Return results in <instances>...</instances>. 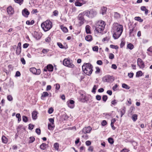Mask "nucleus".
<instances>
[{
    "mask_svg": "<svg viewBox=\"0 0 152 152\" xmlns=\"http://www.w3.org/2000/svg\"><path fill=\"white\" fill-rule=\"evenodd\" d=\"M7 12L9 15H12L14 13V10L13 8L11 6L8 7L7 9Z\"/></svg>",
    "mask_w": 152,
    "mask_h": 152,
    "instance_id": "ddd939ff",
    "label": "nucleus"
},
{
    "mask_svg": "<svg viewBox=\"0 0 152 152\" xmlns=\"http://www.w3.org/2000/svg\"><path fill=\"white\" fill-rule=\"evenodd\" d=\"M135 20L139 21L140 22H142L143 21V20L140 17H136L134 18Z\"/></svg>",
    "mask_w": 152,
    "mask_h": 152,
    "instance_id": "2f4dec72",
    "label": "nucleus"
},
{
    "mask_svg": "<svg viewBox=\"0 0 152 152\" xmlns=\"http://www.w3.org/2000/svg\"><path fill=\"white\" fill-rule=\"evenodd\" d=\"M134 48V45L131 43H129L127 45V48L130 50H132Z\"/></svg>",
    "mask_w": 152,
    "mask_h": 152,
    "instance_id": "5701e85b",
    "label": "nucleus"
},
{
    "mask_svg": "<svg viewBox=\"0 0 152 152\" xmlns=\"http://www.w3.org/2000/svg\"><path fill=\"white\" fill-rule=\"evenodd\" d=\"M113 37L114 39L118 38L121 35L123 31V26L117 23L114 25L113 27Z\"/></svg>",
    "mask_w": 152,
    "mask_h": 152,
    "instance_id": "f257e3e1",
    "label": "nucleus"
},
{
    "mask_svg": "<svg viewBox=\"0 0 152 152\" xmlns=\"http://www.w3.org/2000/svg\"><path fill=\"white\" fill-rule=\"evenodd\" d=\"M141 10L142 11H145V14L147 15L148 13V10L146 9V7L144 6H142L140 7Z\"/></svg>",
    "mask_w": 152,
    "mask_h": 152,
    "instance_id": "6ab92c4d",
    "label": "nucleus"
},
{
    "mask_svg": "<svg viewBox=\"0 0 152 152\" xmlns=\"http://www.w3.org/2000/svg\"><path fill=\"white\" fill-rule=\"evenodd\" d=\"M107 99V96L106 95H104L102 97V99L105 102Z\"/></svg>",
    "mask_w": 152,
    "mask_h": 152,
    "instance_id": "a19ab883",
    "label": "nucleus"
},
{
    "mask_svg": "<svg viewBox=\"0 0 152 152\" xmlns=\"http://www.w3.org/2000/svg\"><path fill=\"white\" fill-rule=\"evenodd\" d=\"M7 99L9 101H11L12 100L13 98L11 95H9L7 96Z\"/></svg>",
    "mask_w": 152,
    "mask_h": 152,
    "instance_id": "8fccbe9b",
    "label": "nucleus"
},
{
    "mask_svg": "<svg viewBox=\"0 0 152 152\" xmlns=\"http://www.w3.org/2000/svg\"><path fill=\"white\" fill-rule=\"evenodd\" d=\"M75 102L73 100H71L69 102H67L68 106L71 108H73L74 107Z\"/></svg>",
    "mask_w": 152,
    "mask_h": 152,
    "instance_id": "2eb2a0df",
    "label": "nucleus"
},
{
    "mask_svg": "<svg viewBox=\"0 0 152 152\" xmlns=\"http://www.w3.org/2000/svg\"><path fill=\"white\" fill-rule=\"evenodd\" d=\"M111 68L112 69H115L117 68V66L115 64H112L111 66Z\"/></svg>",
    "mask_w": 152,
    "mask_h": 152,
    "instance_id": "774afa93",
    "label": "nucleus"
},
{
    "mask_svg": "<svg viewBox=\"0 0 152 152\" xmlns=\"http://www.w3.org/2000/svg\"><path fill=\"white\" fill-rule=\"evenodd\" d=\"M97 64L99 65H102V62L101 60H98L96 62Z\"/></svg>",
    "mask_w": 152,
    "mask_h": 152,
    "instance_id": "338daca9",
    "label": "nucleus"
},
{
    "mask_svg": "<svg viewBox=\"0 0 152 152\" xmlns=\"http://www.w3.org/2000/svg\"><path fill=\"white\" fill-rule=\"evenodd\" d=\"M134 74L133 73H129L128 74V76L129 78H131L133 77Z\"/></svg>",
    "mask_w": 152,
    "mask_h": 152,
    "instance_id": "e2e57ef3",
    "label": "nucleus"
},
{
    "mask_svg": "<svg viewBox=\"0 0 152 152\" xmlns=\"http://www.w3.org/2000/svg\"><path fill=\"white\" fill-rule=\"evenodd\" d=\"M46 147V144L45 143H42L40 146V149L42 150H45Z\"/></svg>",
    "mask_w": 152,
    "mask_h": 152,
    "instance_id": "c85d7f7f",
    "label": "nucleus"
},
{
    "mask_svg": "<svg viewBox=\"0 0 152 152\" xmlns=\"http://www.w3.org/2000/svg\"><path fill=\"white\" fill-rule=\"evenodd\" d=\"M105 26V23L104 21L99 20L96 24V30L98 33H100L104 30Z\"/></svg>",
    "mask_w": 152,
    "mask_h": 152,
    "instance_id": "7ed1b4c3",
    "label": "nucleus"
},
{
    "mask_svg": "<svg viewBox=\"0 0 152 152\" xmlns=\"http://www.w3.org/2000/svg\"><path fill=\"white\" fill-rule=\"evenodd\" d=\"M29 44L28 43H25L23 45V48H27L29 46Z\"/></svg>",
    "mask_w": 152,
    "mask_h": 152,
    "instance_id": "bf43d9fd",
    "label": "nucleus"
},
{
    "mask_svg": "<svg viewBox=\"0 0 152 152\" xmlns=\"http://www.w3.org/2000/svg\"><path fill=\"white\" fill-rule=\"evenodd\" d=\"M61 29L65 33H66L68 31L67 28L65 27H61Z\"/></svg>",
    "mask_w": 152,
    "mask_h": 152,
    "instance_id": "e433bc0d",
    "label": "nucleus"
},
{
    "mask_svg": "<svg viewBox=\"0 0 152 152\" xmlns=\"http://www.w3.org/2000/svg\"><path fill=\"white\" fill-rule=\"evenodd\" d=\"M103 80L104 82H110L113 81L114 79L112 76L107 75L103 78Z\"/></svg>",
    "mask_w": 152,
    "mask_h": 152,
    "instance_id": "6e6552de",
    "label": "nucleus"
},
{
    "mask_svg": "<svg viewBox=\"0 0 152 152\" xmlns=\"http://www.w3.org/2000/svg\"><path fill=\"white\" fill-rule=\"evenodd\" d=\"M49 96L48 93L46 92H44L42 95L41 98L42 99H43V97H45L47 96Z\"/></svg>",
    "mask_w": 152,
    "mask_h": 152,
    "instance_id": "393cba45",
    "label": "nucleus"
},
{
    "mask_svg": "<svg viewBox=\"0 0 152 152\" xmlns=\"http://www.w3.org/2000/svg\"><path fill=\"white\" fill-rule=\"evenodd\" d=\"M45 40L46 42H49L51 41V39L50 37H48L45 39Z\"/></svg>",
    "mask_w": 152,
    "mask_h": 152,
    "instance_id": "69168bd1",
    "label": "nucleus"
},
{
    "mask_svg": "<svg viewBox=\"0 0 152 152\" xmlns=\"http://www.w3.org/2000/svg\"><path fill=\"white\" fill-rule=\"evenodd\" d=\"M55 126L54 124H49L48 125V129L51 130H52L53 129Z\"/></svg>",
    "mask_w": 152,
    "mask_h": 152,
    "instance_id": "aec40b11",
    "label": "nucleus"
},
{
    "mask_svg": "<svg viewBox=\"0 0 152 152\" xmlns=\"http://www.w3.org/2000/svg\"><path fill=\"white\" fill-rule=\"evenodd\" d=\"M142 75V72L141 71H138L136 75V77H139L141 76Z\"/></svg>",
    "mask_w": 152,
    "mask_h": 152,
    "instance_id": "c9c22d12",
    "label": "nucleus"
},
{
    "mask_svg": "<svg viewBox=\"0 0 152 152\" xmlns=\"http://www.w3.org/2000/svg\"><path fill=\"white\" fill-rule=\"evenodd\" d=\"M114 55L112 53H110L109 54V58L110 59H112L114 58Z\"/></svg>",
    "mask_w": 152,
    "mask_h": 152,
    "instance_id": "603ef678",
    "label": "nucleus"
},
{
    "mask_svg": "<svg viewBox=\"0 0 152 152\" xmlns=\"http://www.w3.org/2000/svg\"><path fill=\"white\" fill-rule=\"evenodd\" d=\"M53 109L52 107H50L49 109V110L48 111V113L49 114H50L53 112Z\"/></svg>",
    "mask_w": 152,
    "mask_h": 152,
    "instance_id": "09e8293b",
    "label": "nucleus"
},
{
    "mask_svg": "<svg viewBox=\"0 0 152 152\" xmlns=\"http://www.w3.org/2000/svg\"><path fill=\"white\" fill-rule=\"evenodd\" d=\"M101 124L102 126H105L107 124V122L105 120H103L102 121Z\"/></svg>",
    "mask_w": 152,
    "mask_h": 152,
    "instance_id": "6e6d98bb",
    "label": "nucleus"
},
{
    "mask_svg": "<svg viewBox=\"0 0 152 152\" xmlns=\"http://www.w3.org/2000/svg\"><path fill=\"white\" fill-rule=\"evenodd\" d=\"M34 126L31 124H30L28 126V129L30 130H32L33 129Z\"/></svg>",
    "mask_w": 152,
    "mask_h": 152,
    "instance_id": "13d9d810",
    "label": "nucleus"
},
{
    "mask_svg": "<svg viewBox=\"0 0 152 152\" xmlns=\"http://www.w3.org/2000/svg\"><path fill=\"white\" fill-rule=\"evenodd\" d=\"M108 141L111 144H113L114 142L113 139L112 138H109L108 139Z\"/></svg>",
    "mask_w": 152,
    "mask_h": 152,
    "instance_id": "ea45409f",
    "label": "nucleus"
},
{
    "mask_svg": "<svg viewBox=\"0 0 152 152\" xmlns=\"http://www.w3.org/2000/svg\"><path fill=\"white\" fill-rule=\"evenodd\" d=\"M129 150L126 148H124L122 150L121 152H129Z\"/></svg>",
    "mask_w": 152,
    "mask_h": 152,
    "instance_id": "4d7b16f0",
    "label": "nucleus"
},
{
    "mask_svg": "<svg viewBox=\"0 0 152 152\" xmlns=\"http://www.w3.org/2000/svg\"><path fill=\"white\" fill-rule=\"evenodd\" d=\"M80 100L81 102H85L87 101V100L86 96L83 94H81Z\"/></svg>",
    "mask_w": 152,
    "mask_h": 152,
    "instance_id": "dca6fc26",
    "label": "nucleus"
},
{
    "mask_svg": "<svg viewBox=\"0 0 152 152\" xmlns=\"http://www.w3.org/2000/svg\"><path fill=\"white\" fill-rule=\"evenodd\" d=\"M22 14L23 16L26 17H27L29 14V12L27 9L25 8L22 10Z\"/></svg>",
    "mask_w": 152,
    "mask_h": 152,
    "instance_id": "4468645a",
    "label": "nucleus"
},
{
    "mask_svg": "<svg viewBox=\"0 0 152 152\" xmlns=\"http://www.w3.org/2000/svg\"><path fill=\"white\" fill-rule=\"evenodd\" d=\"M41 27L45 31H47L52 28V24L50 20H47L42 23L41 25Z\"/></svg>",
    "mask_w": 152,
    "mask_h": 152,
    "instance_id": "20e7f679",
    "label": "nucleus"
},
{
    "mask_svg": "<svg viewBox=\"0 0 152 152\" xmlns=\"http://www.w3.org/2000/svg\"><path fill=\"white\" fill-rule=\"evenodd\" d=\"M30 140H29V142L30 143H32L35 140V138L32 137H30L29 138Z\"/></svg>",
    "mask_w": 152,
    "mask_h": 152,
    "instance_id": "de8ad7c7",
    "label": "nucleus"
},
{
    "mask_svg": "<svg viewBox=\"0 0 152 152\" xmlns=\"http://www.w3.org/2000/svg\"><path fill=\"white\" fill-rule=\"evenodd\" d=\"M54 148L56 150L58 151L59 148V144L57 142L55 143L54 145Z\"/></svg>",
    "mask_w": 152,
    "mask_h": 152,
    "instance_id": "473e14b6",
    "label": "nucleus"
},
{
    "mask_svg": "<svg viewBox=\"0 0 152 152\" xmlns=\"http://www.w3.org/2000/svg\"><path fill=\"white\" fill-rule=\"evenodd\" d=\"M93 66L90 63H85L82 66V69L86 75L89 76L93 71Z\"/></svg>",
    "mask_w": 152,
    "mask_h": 152,
    "instance_id": "f03ea898",
    "label": "nucleus"
},
{
    "mask_svg": "<svg viewBox=\"0 0 152 152\" xmlns=\"http://www.w3.org/2000/svg\"><path fill=\"white\" fill-rule=\"evenodd\" d=\"M96 99L98 100L99 101L101 99V96L99 95H97L96 96Z\"/></svg>",
    "mask_w": 152,
    "mask_h": 152,
    "instance_id": "0e129e2a",
    "label": "nucleus"
},
{
    "mask_svg": "<svg viewBox=\"0 0 152 152\" xmlns=\"http://www.w3.org/2000/svg\"><path fill=\"white\" fill-rule=\"evenodd\" d=\"M98 86L96 85H94L93 88L92 92L93 93H95L96 92V90L98 88Z\"/></svg>",
    "mask_w": 152,
    "mask_h": 152,
    "instance_id": "f704fd0d",
    "label": "nucleus"
},
{
    "mask_svg": "<svg viewBox=\"0 0 152 152\" xmlns=\"http://www.w3.org/2000/svg\"><path fill=\"white\" fill-rule=\"evenodd\" d=\"M1 139L2 142L6 144L7 142V139L5 136H3Z\"/></svg>",
    "mask_w": 152,
    "mask_h": 152,
    "instance_id": "b1692460",
    "label": "nucleus"
},
{
    "mask_svg": "<svg viewBox=\"0 0 152 152\" xmlns=\"http://www.w3.org/2000/svg\"><path fill=\"white\" fill-rule=\"evenodd\" d=\"M17 3L19 4L20 5L22 4L23 1V0H14Z\"/></svg>",
    "mask_w": 152,
    "mask_h": 152,
    "instance_id": "4c0bfd02",
    "label": "nucleus"
},
{
    "mask_svg": "<svg viewBox=\"0 0 152 152\" xmlns=\"http://www.w3.org/2000/svg\"><path fill=\"white\" fill-rule=\"evenodd\" d=\"M92 129V128L90 126H88L84 127L82 130L84 134L89 133Z\"/></svg>",
    "mask_w": 152,
    "mask_h": 152,
    "instance_id": "f8f14e48",
    "label": "nucleus"
},
{
    "mask_svg": "<svg viewBox=\"0 0 152 152\" xmlns=\"http://www.w3.org/2000/svg\"><path fill=\"white\" fill-rule=\"evenodd\" d=\"M107 8L104 7H103L101 8V11L102 14V15H103L105 14L107 11Z\"/></svg>",
    "mask_w": 152,
    "mask_h": 152,
    "instance_id": "412c9836",
    "label": "nucleus"
},
{
    "mask_svg": "<svg viewBox=\"0 0 152 152\" xmlns=\"http://www.w3.org/2000/svg\"><path fill=\"white\" fill-rule=\"evenodd\" d=\"M110 47L112 48L115 49H118V47L117 45H110Z\"/></svg>",
    "mask_w": 152,
    "mask_h": 152,
    "instance_id": "58836bf2",
    "label": "nucleus"
},
{
    "mask_svg": "<svg viewBox=\"0 0 152 152\" xmlns=\"http://www.w3.org/2000/svg\"><path fill=\"white\" fill-rule=\"evenodd\" d=\"M122 88H125L126 89H129L130 88V87L127 84L125 83H123L122 84Z\"/></svg>",
    "mask_w": 152,
    "mask_h": 152,
    "instance_id": "c756f323",
    "label": "nucleus"
},
{
    "mask_svg": "<svg viewBox=\"0 0 152 152\" xmlns=\"http://www.w3.org/2000/svg\"><path fill=\"white\" fill-rule=\"evenodd\" d=\"M30 71L33 74L36 75H40L41 73V71L40 69H37L34 67H32L30 69Z\"/></svg>",
    "mask_w": 152,
    "mask_h": 152,
    "instance_id": "0eeeda50",
    "label": "nucleus"
},
{
    "mask_svg": "<svg viewBox=\"0 0 152 152\" xmlns=\"http://www.w3.org/2000/svg\"><path fill=\"white\" fill-rule=\"evenodd\" d=\"M38 113L36 111H34L32 113V118L33 119L36 120L37 118Z\"/></svg>",
    "mask_w": 152,
    "mask_h": 152,
    "instance_id": "f3484780",
    "label": "nucleus"
},
{
    "mask_svg": "<svg viewBox=\"0 0 152 152\" xmlns=\"http://www.w3.org/2000/svg\"><path fill=\"white\" fill-rule=\"evenodd\" d=\"M114 17L116 19L119 18H120V14L117 12H115L114 13Z\"/></svg>",
    "mask_w": 152,
    "mask_h": 152,
    "instance_id": "cd10ccee",
    "label": "nucleus"
},
{
    "mask_svg": "<svg viewBox=\"0 0 152 152\" xmlns=\"http://www.w3.org/2000/svg\"><path fill=\"white\" fill-rule=\"evenodd\" d=\"M96 70L95 71V73L96 74H98L100 72V69L98 67H96Z\"/></svg>",
    "mask_w": 152,
    "mask_h": 152,
    "instance_id": "052dcab7",
    "label": "nucleus"
},
{
    "mask_svg": "<svg viewBox=\"0 0 152 152\" xmlns=\"http://www.w3.org/2000/svg\"><path fill=\"white\" fill-rule=\"evenodd\" d=\"M20 61L24 65L26 64V61L23 58H20Z\"/></svg>",
    "mask_w": 152,
    "mask_h": 152,
    "instance_id": "864d4df0",
    "label": "nucleus"
},
{
    "mask_svg": "<svg viewBox=\"0 0 152 152\" xmlns=\"http://www.w3.org/2000/svg\"><path fill=\"white\" fill-rule=\"evenodd\" d=\"M85 39L88 41H90L92 40V37L91 35H88L85 37Z\"/></svg>",
    "mask_w": 152,
    "mask_h": 152,
    "instance_id": "4be33fe9",
    "label": "nucleus"
},
{
    "mask_svg": "<svg viewBox=\"0 0 152 152\" xmlns=\"http://www.w3.org/2000/svg\"><path fill=\"white\" fill-rule=\"evenodd\" d=\"M63 64L64 65L66 66L73 68L74 67V65L72 64L71 61L68 59H65L63 61Z\"/></svg>",
    "mask_w": 152,
    "mask_h": 152,
    "instance_id": "423d86ee",
    "label": "nucleus"
},
{
    "mask_svg": "<svg viewBox=\"0 0 152 152\" xmlns=\"http://www.w3.org/2000/svg\"><path fill=\"white\" fill-rule=\"evenodd\" d=\"M92 49L94 51L98 52V47L97 46H95L93 47Z\"/></svg>",
    "mask_w": 152,
    "mask_h": 152,
    "instance_id": "49530a36",
    "label": "nucleus"
},
{
    "mask_svg": "<svg viewBox=\"0 0 152 152\" xmlns=\"http://www.w3.org/2000/svg\"><path fill=\"white\" fill-rule=\"evenodd\" d=\"M21 49L20 48H17L16 50V53L17 55H19L21 52Z\"/></svg>",
    "mask_w": 152,
    "mask_h": 152,
    "instance_id": "7c9ffc66",
    "label": "nucleus"
},
{
    "mask_svg": "<svg viewBox=\"0 0 152 152\" xmlns=\"http://www.w3.org/2000/svg\"><path fill=\"white\" fill-rule=\"evenodd\" d=\"M57 45L59 46V47L61 48H64V47L63 45L60 42H58L57 43Z\"/></svg>",
    "mask_w": 152,
    "mask_h": 152,
    "instance_id": "a18cd8bd",
    "label": "nucleus"
},
{
    "mask_svg": "<svg viewBox=\"0 0 152 152\" xmlns=\"http://www.w3.org/2000/svg\"><path fill=\"white\" fill-rule=\"evenodd\" d=\"M23 120V121L25 122H26L28 121V118L27 117L25 116H23L22 117Z\"/></svg>",
    "mask_w": 152,
    "mask_h": 152,
    "instance_id": "37998d69",
    "label": "nucleus"
},
{
    "mask_svg": "<svg viewBox=\"0 0 152 152\" xmlns=\"http://www.w3.org/2000/svg\"><path fill=\"white\" fill-rule=\"evenodd\" d=\"M120 113H121V117H122L123 115L125 113V110L124 109H121L120 110Z\"/></svg>",
    "mask_w": 152,
    "mask_h": 152,
    "instance_id": "72a5a7b5",
    "label": "nucleus"
},
{
    "mask_svg": "<svg viewBox=\"0 0 152 152\" xmlns=\"http://www.w3.org/2000/svg\"><path fill=\"white\" fill-rule=\"evenodd\" d=\"M90 28V27L88 25H87L86 27V32L87 34H90L91 33Z\"/></svg>",
    "mask_w": 152,
    "mask_h": 152,
    "instance_id": "a878e982",
    "label": "nucleus"
},
{
    "mask_svg": "<svg viewBox=\"0 0 152 152\" xmlns=\"http://www.w3.org/2000/svg\"><path fill=\"white\" fill-rule=\"evenodd\" d=\"M47 69L50 72H52L53 70V67L51 64H49L47 66Z\"/></svg>",
    "mask_w": 152,
    "mask_h": 152,
    "instance_id": "a211bd4d",
    "label": "nucleus"
},
{
    "mask_svg": "<svg viewBox=\"0 0 152 152\" xmlns=\"http://www.w3.org/2000/svg\"><path fill=\"white\" fill-rule=\"evenodd\" d=\"M36 133L38 135H39L41 133L40 129L38 128H37L36 129Z\"/></svg>",
    "mask_w": 152,
    "mask_h": 152,
    "instance_id": "3c124183",
    "label": "nucleus"
},
{
    "mask_svg": "<svg viewBox=\"0 0 152 152\" xmlns=\"http://www.w3.org/2000/svg\"><path fill=\"white\" fill-rule=\"evenodd\" d=\"M86 3V1L85 0H77L75 5L77 6H81Z\"/></svg>",
    "mask_w": 152,
    "mask_h": 152,
    "instance_id": "9b49d317",
    "label": "nucleus"
},
{
    "mask_svg": "<svg viewBox=\"0 0 152 152\" xmlns=\"http://www.w3.org/2000/svg\"><path fill=\"white\" fill-rule=\"evenodd\" d=\"M54 86H55V88L57 90H59L60 88V85L58 83H56L54 85Z\"/></svg>",
    "mask_w": 152,
    "mask_h": 152,
    "instance_id": "79ce46f5",
    "label": "nucleus"
},
{
    "mask_svg": "<svg viewBox=\"0 0 152 152\" xmlns=\"http://www.w3.org/2000/svg\"><path fill=\"white\" fill-rule=\"evenodd\" d=\"M109 38L107 37H106L103 39L102 41L104 42H108L109 40Z\"/></svg>",
    "mask_w": 152,
    "mask_h": 152,
    "instance_id": "680f3d73",
    "label": "nucleus"
},
{
    "mask_svg": "<svg viewBox=\"0 0 152 152\" xmlns=\"http://www.w3.org/2000/svg\"><path fill=\"white\" fill-rule=\"evenodd\" d=\"M132 118L133 121L135 122L137 119V115L136 114H133L132 116Z\"/></svg>",
    "mask_w": 152,
    "mask_h": 152,
    "instance_id": "bb28decb",
    "label": "nucleus"
},
{
    "mask_svg": "<svg viewBox=\"0 0 152 152\" xmlns=\"http://www.w3.org/2000/svg\"><path fill=\"white\" fill-rule=\"evenodd\" d=\"M138 65L141 68H143L144 67V64L142 59L140 58H138L137 60Z\"/></svg>",
    "mask_w": 152,
    "mask_h": 152,
    "instance_id": "9d476101",
    "label": "nucleus"
},
{
    "mask_svg": "<svg viewBox=\"0 0 152 152\" xmlns=\"http://www.w3.org/2000/svg\"><path fill=\"white\" fill-rule=\"evenodd\" d=\"M49 51V50L48 49H44L42 50V52L43 53H48Z\"/></svg>",
    "mask_w": 152,
    "mask_h": 152,
    "instance_id": "5fc2aeb1",
    "label": "nucleus"
},
{
    "mask_svg": "<svg viewBox=\"0 0 152 152\" xmlns=\"http://www.w3.org/2000/svg\"><path fill=\"white\" fill-rule=\"evenodd\" d=\"M83 13L85 15L90 18H92L95 17L97 15L96 10L94 9L87 10L83 12Z\"/></svg>",
    "mask_w": 152,
    "mask_h": 152,
    "instance_id": "39448f33",
    "label": "nucleus"
},
{
    "mask_svg": "<svg viewBox=\"0 0 152 152\" xmlns=\"http://www.w3.org/2000/svg\"><path fill=\"white\" fill-rule=\"evenodd\" d=\"M125 42L124 40H122L121 41V44H120V47L121 48L123 47L124 45H125Z\"/></svg>",
    "mask_w": 152,
    "mask_h": 152,
    "instance_id": "c03bdc74",
    "label": "nucleus"
},
{
    "mask_svg": "<svg viewBox=\"0 0 152 152\" xmlns=\"http://www.w3.org/2000/svg\"><path fill=\"white\" fill-rule=\"evenodd\" d=\"M84 15H85L83 13V12L80 13L78 15V20L80 21L79 23L81 25L83 24L84 23V19L83 18V16Z\"/></svg>",
    "mask_w": 152,
    "mask_h": 152,
    "instance_id": "1a4fd4ad",
    "label": "nucleus"
}]
</instances>
